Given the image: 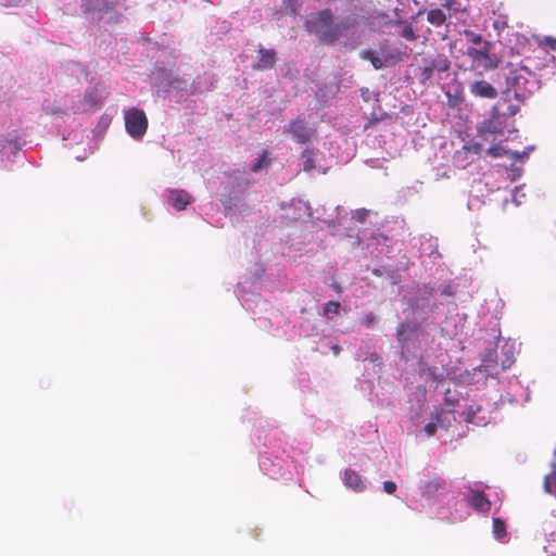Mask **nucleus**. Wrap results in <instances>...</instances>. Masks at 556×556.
<instances>
[{"mask_svg":"<svg viewBox=\"0 0 556 556\" xmlns=\"http://www.w3.org/2000/svg\"><path fill=\"white\" fill-rule=\"evenodd\" d=\"M354 25V20H345L336 25L332 24V13L329 9L321 10L312 15L307 21V27L315 33L325 43H333L344 30Z\"/></svg>","mask_w":556,"mask_h":556,"instance_id":"1","label":"nucleus"},{"mask_svg":"<svg viewBox=\"0 0 556 556\" xmlns=\"http://www.w3.org/2000/svg\"><path fill=\"white\" fill-rule=\"evenodd\" d=\"M507 128L505 114L500 112L498 105L495 104L492 110L490 117L484 119L478 126V136L484 141H493L497 137L503 136Z\"/></svg>","mask_w":556,"mask_h":556,"instance_id":"2","label":"nucleus"},{"mask_svg":"<svg viewBox=\"0 0 556 556\" xmlns=\"http://www.w3.org/2000/svg\"><path fill=\"white\" fill-rule=\"evenodd\" d=\"M491 46L490 41H484L482 49H467V55L471 60V67L473 70L490 72L497 68L501 60L495 54L490 53Z\"/></svg>","mask_w":556,"mask_h":556,"instance_id":"3","label":"nucleus"},{"mask_svg":"<svg viewBox=\"0 0 556 556\" xmlns=\"http://www.w3.org/2000/svg\"><path fill=\"white\" fill-rule=\"evenodd\" d=\"M421 62L419 80L422 85L430 81L435 73L447 72L451 68V62L444 54L426 55L421 59Z\"/></svg>","mask_w":556,"mask_h":556,"instance_id":"4","label":"nucleus"},{"mask_svg":"<svg viewBox=\"0 0 556 556\" xmlns=\"http://www.w3.org/2000/svg\"><path fill=\"white\" fill-rule=\"evenodd\" d=\"M125 127L128 135L138 140L141 139L148 129V117L146 113L137 108H131L124 115Z\"/></svg>","mask_w":556,"mask_h":556,"instance_id":"5","label":"nucleus"},{"mask_svg":"<svg viewBox=\"0 0 556 556\" xmlns=\"http://www.w3.org/2000/svg\"><path fill=\"white\" fill-rule=\"evenodd\" d=\"M118 5V0H83L81 8L86 14H98L100 21L108 13H113Z\"/></svg>","mask_w":556,"mask_h":556,"instance_id":"6","label":"nucleus"},{"mask_svg":"<svg viewBox=\"0 0 556 556\" xmlns=\"http://www.w3.org/2000/svg\"><path fill=\"white\" fill-rule=\"evenodd\" d=\"M285 132L291 135L299 143H307L315 136V129L308 127L306 122L301 118L291 121L286 127Z\"/></svg>","mask_w":556,"mask_h":556,"instance_id":"7","label":"nucleus"},{"mask_svg":"<svg viewBox=\"0 0 556 556\" xmlns=\"http://www.w3.org/2000/svg\"><path fill=\"white\" fill-rule=\"evenodd\" d=\"M469 91L472 96L482 99L493 100L497 97L496 88L484 79L472 81L469 85Z\"/></svg>","mask_w":556,"mask_h":556,"instance_id":"8","label":"nucleus"},{"mask_svg":"<svg viewBox=\"0 0 556 556\" xmlns=\"http://www.w3.org/2000/svg\"><path fill=\"white\" fill-rule=\"evenodd\" d=\"M466 498L468 505L476 509L477 511L486 513L491 508V502L489 501L486 495L481 491L471 490L467 494Z\"/></svg>","mask_w":556,"mask_h":556,"instance_id":"9","label":"nucleus"},{"mask_svg":"<svg viewBox=\"0 0 556 556\" xmlns=\"http://www.w3.org/2000/svg\"><path fill=\"white\" fill-rule=\"evenodd\" d=\"M168 201L177 211H184L192 201V197L182 189L169 190Z\"/></svg>","mask_w":556,"mask_h":556,"instance_id":"10","label":"nucleus"},{"mask_svg":"<svg viewBox=\"0 0 556 556\" xmlns=\"http://www.w3.org/2000/svg\"><path fill=\"white\" fill-rule=\"evenodd\" d=\"M343 481L348 488L355 492H363L366 489V484L362 476L353 469H345Z\"/></svg>","mask_w":556,"mask_h":556,"instance_id":"11","label":"nucleus"},{"mask_svg":"<svg viewBox=\"0 0 556 556\" xmlns=\"http://www.w3.org/2000/svg\"><path fill=\"white\" fill-rule=\"evenodd\" d=\"M260 58L254 68L257 71L270 70L276 63V52L274 49H260Z\"/></svg>","mask_w":556,"mask_h":556,"instance_id":"12","label":"nucleus"},{"mask_svg":"<svg viewBox=\"0 0 556 556\" xmlns=\"http://www.w3.org/2000/svg\"><path fill=\"white\" fill-rule=\"evenodd\" d=\"M445 480L439 477L424 481L420 484L421 495L425 497H431L439 491L445 488Z\"/></svg>","mask_w":556,"mask_h":556,"instance_id":"13","label":"nucleus"},{"mask_svg":"<svg viewBox=\"0 0 556 556\" xmlns=\"http://www.w3.org/2000/svg\"><path fill=\"white\" fill-rule=\"evenodd\" d=\"M419 331V325L417 323H401L396 328L397 341L405 346L409 340L410 334Z\"/></svg>","mask_w":556,"mask_h":556,"instance_id":"14","label":"nucleus"},{"mask_svg":"<svg viewBox=\"0 0 556 556\" xmlns=\"http://www.w3.org/2000/svg\"><path fill=\"white\" fill-rule=\"evenodd\" d=\"M381 55L386 66H393L402 62L406 56L405 51L400 50H381Z\"/></svg>","mask_w":556,"mask_h":556,"instance_id":"15","label":"nucleus"},{"mask_svg":"<svg viewBox=\"0 0 556 556\" xmlns=\"http://www.w3.org/2000/svg\"><path fill=\"white\" fill-rule=\"evenodd\" d=\"M427 20L431 25L440 27L446 22V15L441 9H431L427 13Z\"/></svg>","mask_w":556,"mask_h":556,"instance_id":"16","label":"nucleus"},{"mask_svg":"<svg viewBox=\"0 0 556 556\" xmlns=\"http://www.w3.org/2000/svg\"><path fill=\"white\" fill-rule=\"evenodd\" d=\"M445 96L447 99V105L453 109L458 108L464 101V91L460 87L455 88L453 92L451 90L446 91Z\"/></svg>","mask_w":556,"mask_h":556,"instance_id":"17","label":"nucleus"},{"mask_svg":"<svg viewBox=\"0 0 556 556\" xmlns=\"http://www.w3.org/2000/svg\"><path fill=\"white\" fill-rule=\"evenodd\" d=\"M271 164V161L268 159V151L265 150L263 153L252 163L251 172L258 173L262 169H267Z\"/></svg>","mask_w":556,"mask_h":556,"instance_id":"18","label":"nucleus"},{"mask_svg":"<svg viewBox=\"0 0 556 556\" xmlns=\"http://www.w3.org/2000/svg\"><path fill=\"white\" fill-rule=\"evenodd\" d=\"M315 150L314 149H305L303 152H302V157L304 159V164H303V170L306 172V173H311L315 167Z\"/></svg>","mask_w":556,"mask_h":556,"instance_id":"19","label":"nucleus"},{"mask_svg":"<svg viewBox=\"0 0 556 556\" xmlns=\"http://www.w3.org/2000/svg\"><path fill=\"white\" fill-rule=\"evenodd\" d=\"M493 534L497 540L506 536V525L501 518H493Z\"/></svg>","mask_w":556,"mask_h":556,"instance_id":"20","label":"nucleus"},{"mask_svg":"<svg viewBox=\"0 0 556 556\" xmlns=\"http://www.w3.org/2000/svg\"><path fill=\"white\" fill-rule=\"evenodd\" d=\"M364 59L370 61V63L375 70H380L386 66L382 55L379 56L374 51H370V50L365 51Z\"/></svg>","mask_w":556,"mask_h":556,"instance_id":"21","label":"nucleus"},{"mask_svg":"<svg viewBox=\"0 0 556 556\" xmlns=\"http://www.w3.org/2000/svg\"><path fill=\"white\" fill-rule=\"evenodd\" d=\"M341 304L338 301H328L323 308V315L330 318L331 315H338Z\"/></svg>","mask_w":556,"mask_h":556,"instance_id":"22","label":"nucleus"},{"mask_svg":"<svg viewBox=\"0 0 556 556\" xmlns=\"http://www.w3.org/2000/svg\"><path fill=\"white\" fill-rule=\"evenodd\" d=\"M544 489L547 493L556 496V470L545 477Z\"/></svg>","mask_w":556,"mask_h":556,"instance_id":"23","label":"nucleus"},{"mask_svg":"<svg viewBox=\"0 0 556 556\" xmlns=\"http://www.w3.org/2000/svg\"><path fill=\"white\" fill-rule=\"evenodd\" d=\"M486 154L492 157H502L508 154V151L501 144H494L486 150Z\"/></svg>","mask_w":556,"mask_h":556,"instance_id":"24","label":"nucleus"},{"mask_svg":"<svg viewBox=\"0 0 556 556\" xmlns=\"http://www.w3.org/2000/svg\"><path fill=\"white\" fill-rule=\"evenodd\" d=\"M402 36L408 41H415L417 39V35L412 25L406 24L402 29Z\"/></svg>","mask_w":556,"mask_h":556,"instance_id":"25","label":"nucleus"},{"mask_svg":"<svg viewBox=\"0 0 556 556\" xmlns=\"http://www.w3.org/2000/svg\"><path fill=\"white\" fill-rule=\"evenodd\" d=\"M464 35L473 45H480L482 42V36L480 34H477V33L470 30V29H465Z\"/></svg>","mask_w":556,"mask_h":556,"instance_id":"26","label":"nucleus"},{"mask_svg":"<svg viewBox=\"0 0 556 556\" xmlns=\"http://www.w3.org/2000/svg\"><path fill=\"white\" fill-rule=\"evenodd\" d=\"M493 27L497 31H503L505 28L508 27V22L506 16L500 15L494 22Z\"/></svg>","mask_w":556,"mask_h":556,"instance_id":"27","label":"nucleus"},{"mask_svg":"<svg viewBox=\"0 0 556 556\" xmlns=\"http://www.w3.org/2000/svg\"><path fill=\"white\" fill-rule=\"evenodd\" d=\"M420 292L422 299H429L435 293V289L431 285H424Z\"/></svg>","mask_w":556,"mask_h":556,"instance_id":"28","label":"nucleus"},{"mask_svg":"<svg viewBox=\"0 0 556 556\" xmlns=\"http://www.w3.org/2000/svg\"><path fill=\"white\" fill-rule=\"evenodd\" d=\"M383 490L388 494H393L396 491V484L393 481H384Z\"/></svg>","mask_w":556,"mask_h":556,"instance_id":"29","label":"nucleus"},{"mask_svg":"<svg viewBox=\"0 0 556 556\" xmlns=\"http://www.w3.org/2000/svg\"><path fill=\"white\" fill-rule=\"evenodd\" d=\"M424 430L429 437H432L437 432V425L434 422H429L425 426Z\"/></svg>","mask_w":556,"mask_h":556,"instance_id":"30","label":"nucleus"},{"mask_svg":"<svg viewBox=\"0 0 556 556\" xmlns=\"http://www.w3.org/2000/svg\"><path fill=\"white\" fill-rule=\"evenodd\" d=\"M543 43L547 47H549L552 50H556V38L555 37H544Z\"/></svg>","mask_w":556,"mask_h":556,"instance_id":"31","label":"nucleus"},{"mask_svg":"<svg viewBox=\"0 0 556 556\" xmlns=\"http://www.w3.org/2000/svg\"><path fill=\"white\" fill-rule=\"evenodd\" d=\"M441 293L446 296H452L455 294V290L451 285H446L443 287Z\"/></svg>","mask_w":556,"mask_h":556,"instance_id":"32","label":"nucleus"},{"mask_svg":"<svg viewBox=\"0 0 556 556\" xmlns=\"http://www.w3.org/2000/svg\"><path fill=\"white\" fill-rule=\"evenodd\" d=\"M368 212L366 210H361L356 212V219L361 223H363L367 216Z\"/></svg>","mask_w":556,"mask_h":556,"instance_id":"33","label":"nucleus"},{"mask_svg":"<svg viewBox=\"0 0 556 556\" xmlns=\"http://www.w3.org/2000/svg\"><path fill=\"white\" fill-rule=\"evenodd\" d=\"M375 320H376V317H375V315L372 313L367 314L366 317H365V321H366V326L367 327L372 326Z\"/></svg>","mask_w":556,"mask_h":556,"instance_id":"34","label":"nucleus"},{"mask_svg":"<svg viewBox=\"0 0 556 556\" xmlns=\"http://www.w3.org/2000/svg\"><path fill=\"white\" fill-rule=\"evenodd\" d=\"M455 3V0H443V8L451 10Z\"/></svg>","mask_w":556,"mask_h":556,"instance_id":"35","label":"nucleus"},{"mask_svg":"<svg viewBox=\"0 0 556 556\" xmlns=\"http://www.w3.org/2000/svg\"><path fill=\"white\" fill-rule=\"evenodd\" d=\"M519 111V108L518 106H514V105H510L508 108V111L506 114H508L509 116H514L517 114V112Z\"/></svg>","mask_w":556,"mask_h":556,"instance_id":"36","label":"nucleus"},{"mask_svg":"<svg viewBox=\"0 0 556 556\" xmlns=\"http://www.w3.org/2000/svg\"><path fill=\"white\" fill-rule=\"evenodd\" d=\"M341 346H339L338 344H334L331 346V351L333 353V355L338 356L340 353H341Z\"/></svg>","mask_w":556,"mask_h":556,"instance_id":"37","label":"nucleus"},{"mask_svg":"<svg viewBox=\"0 0 556 556\" xmlns=\"http://www.w3.org/2000/svg\"><path fill=\"white\" fill-rule=\"evenodd\" d=\"M223 203H224L225 208H227V210H231L232 208L231 199L226 200Z\"/></svg>","mask_w":556,"mask_h":556,"instance_id":"38","label":"nucleus"}]
</instances>
